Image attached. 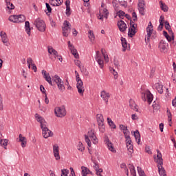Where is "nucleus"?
I'll list each match as a JSON object with an SVG mask.
<instances>
[{"label":"nucleus","instance_id":"12","mask_svg":"<svg viewBox=\"0 0 176 176\" xmlns=\"http://www.w3.org/2000/svg\"><path fill=\"white\" fill-rule=\"evenodd\" d=\"M130 25L131 27L129 29L128 35L129 36H130V38H133V36H134V35H135V33L137 32H135L137 25L134 22H131Z\"/></svg>","mask_w":176,"mask_h":176},{"label":"nucleus","instance_id":"4","mask_svg":"<svg viewBox=\"0 0 176 176\" xmlns=\"http://www.w3.org/2000/svg\"><path fill=\"white\" fill-rule=\"evenodd\" d=\"M34 25L40 32H45V31H46V23H45V21L40 18H37L35 20Z\"/></svg>","mask_w":176,"mask_h":176},{"label":"nucleus","instance_id":"18","mask_svg":"<svg viewBox=\"0 0 176 176\" xmlns=\"http://www.w3.org/2000/svg\"><path fill=\"white\" fill-rule=\"evenodd\" d=\"M53 153L56 160H60L61 157H60V151L58 149V145L55 144L53 146Z\"/></svg>","mask_w":176,"mask_h":176},{"label":"nucleus","instance_id":"41","mask_svg":"<svg viewBox=\"0 0 176 176\" xmlns=\"http://www.w3.org/2000/svg\"><path fill=\"white\" fill-rule=\"evenodd\" d=\"M0 144L1 145V146H4V149H6V146H8V140H1Z\"/></svg>","mask_w":176,"mask_h":176},{"label":"nucleus","instance_id":"38","mask_svg":"<svg viewBox=\"0 0 176 176\" xmlns=\"http://www.w3.org/2000/svg\"><path fill=\"white\" fill-rule=\"evenodd\" d=\"M160 8H161L162 10H163L164 12H168V7H167V6H166L164 3H163V2L162 1H160Z\"/></svg>","mask_w":176,"mask_h":176},{"label":"nucleus","instance_id":"54","mask_svg":"<svg viewBox=\"0 0 176 176\" xmlns=\"http://www.w3.org/2000/svg\"><path fill=\"white\" fill-rule=\"evenodd\" d=\"M45 80L49 83V85L53 86V82H52V77H50V76L49 77H45Z\"/></svg>","mask_w":176,"mask_h":176},{"label":"nucleus","instance_id":"64","mask_svg":"<svg viewBox=\"0 0 176 176\" xmlns=\"http://www.w3.org/2000/svg\"><path fill=\"white\" fill-rule=\"evenodd\" d=\"M32 58H28L27 59V63L30 65H32Z\"/></svg>","mask_w":176,"mask_h":176},{"label":"nucleus","instance_id":"5","mask_svg":"<svg viewBox=\"0 0 176 176\" xmlns=\"http://www.w3.org/2000/svg\"><path fill=\"white\" fill-rule=\"evenodd\" d=\"M109 14V12H108V10L105 8V4L102 3L101 8L100 9L98 19L99 20H104V19H108Z\"/></svg>","mask_w":176,"mask_h":176},{"label":"nucleus","instance_id":"51","mask_svg":"<svg viewBox=\"0 0 176 176\" xmlns=\"http://www.w3.org/2000/svg\"><path fill=\"white\" fill-rule=\"evenodd\" d=\"M42 75L43 76L44 78H48L50 76V74L46 72V70H42L41 72Z\"/></svg>","mask_w":176,"mask_h":176},{"label":"nucleus","instance_id":"35","mask_svg":"<svg viewBox=\"0 0 176 176\" xmlns=\"http://www.w3.org/2000/svg\"><path fill=\"white\" fill-rule=\"evenodd\" d=\"M107 123L111 129H116V125L115 124V123H113V122L111 118H107Z\"/></svg>","mask_w":176,"mask_h":176},{"label":"nucleus","instance_id":"40","mask_svg":"<svg viewBox=\"0 0 176 176\" xmlns=\"http://www.w3.org/2000/svg\"><path fill=\"white\" fill-rule=\"evenodd\" d=\"M47 50H48V53H49V57H50V56H52V54L56 51V50H54V48H53V47H52V46H48Z\"/></svg>","mask_w":176,"mask_h":176},{"label":"nucleus","instance_id":"52","mask_svg":"<svg viewBox=\"0 0 176 176\" xmlns=\"http://www.w3.org/2000/svg\"><path fill=\"white\" fill-rule=\"evenodd\" d=\"M123 133L125 138H130V131H129V129L124 131Z\"/></svg>","mask_w":176,"mask_h":176},{"label":"nucleus","instance_id":"28","mask_svg":"<svg viewBox=\"0 0 176 176\" xmlns=\"http://www.w3.org/2000/svg\"><path fill=\"white\" fill-rule=\"evenodd\" d=\"M155 87L156 89V90H157L158 93H160V94H163V85H161L160 83H156L155 85Z\"/></svg>","mask_w":176,"mask_h":176},{"label":"nucleus","instance_id":"37","mask_svg":"<svg viewBox=\"0 0 176 176\" xmlns=\"http://www.w3.org/2000/svg\"><path fill=\"white\" fill-rule=\"evenodd\" d=\"M9 21L11 23H17V15H11L8 18Z\"/></svg>","mask_w":176,"mask_h":176},{"label":"nucleus","instance_id":"11","mask_svg":"<svg viewBox=\"0 0 176 176\" xmlns=\"http://www.w3.org/2000/svg\"><path fill=\"white\" fill-rule=\"evenodd\" d=\"M42 134L44 138H49V137H53V132L47 128V125L41 126Z\"/></svg>","mask_w":176,"mask_h":176},{"label":"nucleus","instance_id":"17","mask_svg":"<svg viewBox=\"0 0 176 176\" xmlns=\"http://www.w3.org/2000/svg\"><path fill=\"white\" fill-rule=\"evenodd\" d=\"M146 32H147V34L145 36V42H146V45H148V43H149L151 35H152V32H153V27H147Z\"/></svg>","mask_w":176,"mask_h":176},{"label":"nucleus","instance_id":"39","mask_svg":"<svg viewBox=\"0 0 176 176\" xmlns=\"http://www.w3.org/2000/svg\"><path fill=\"white\" fill-rule=\"evenodd\" d=\"M77 149L78 151H80V152H83V151H85V146L81 142H78V144L77 145Z\"/></svg>","mask_w":176,"mask_h":176},{"label":"nucleus","instance_id":"32","mask_svg":"<svg viewBox=\"0 0 176 176\" xmlns=\"http://www.w3.org/2000/svg\"><path fill=\"white\" fill-rule=\"evenodd\" d=\"M96 119H97L98 124L104 123V116H102V114H97Z\"/></svg>","mask_w":176,"mask_h":176},{"label":"nucleus","instance_id":"30","mask_svg":"<svg viewBox=\"0 0 176 176\" xmlns=\"http://www.w3.org/2000/svg\"><path fill=\"white\" fill-rule=\"evenodd\" d=\"M81 170L82 176H87V174L90 173V170H89V168H87V167L85 166H82Z\"/></svg>","mask_w":176,"mask_h":176},{"label":"nucleus","instance_id":"48","mask_svg":"<svg viewBox=\"0 0 176 176\" xmlns=\"http://www.w3.org/2000/svg\"><path fill=\"white\" fill-rule=\"evenodd\" d=\"M126 148L130 153H133L134 152L133 144H126Z\"/></svg>","mask_w":176,"mask_h":176},{"label":"nucleus","instance_id":"57","mask_svg":"<svg viewBox=\"0 0 176 176\" xmlns=\"http://www.w3.org/2000/svg\"><path fill=\"white\" fill-rule=\"evenodd\" d=\"M132 143V141H131V138H126V145H132L133 144Z\"/></svg>","mask_w":176,"mask_h":176},{"label":"nucleus","instance_id":"3","mask_svg":"<svg viewBox=\"0 0 176 176\" xmlns=\"http://www.w3.org/2000/svg\"><path fill=\"white\" fill-rule=\"evenodd\" d=\"M52 80L55 82L57 85L58 89L60 91H64L65 90V86L64 85V81L58 76V75H55L52 77Z\"/></svg>","mask_w":176,"mask_h":176},{"label":"nucleus","instance_id":"16","mask_svg":"<svg viewBox=\"0 0 176 176\" xmlns=\"http://www.w3.org/2000/svg\"><path fill=\"white\" fill-rule=\"evenodd\" d=\"M96 61H97L98 65L100 68H104V60H102V56L100 55V51H97L96 54Z\"/></svg>","mask_w":176,"mask_h":176},{"label":"nucleus","instance_id":"9","mask_svg":"<svg viewBox=\"0 0 176 176\" xmlns=\"http://www.w3.org/2000/svg\"><path fill=\"white\" fill-rule=\"evenodd\" d=\"M71 32V24L68 22V21H65L63 23V36H68L69 33Z\"/></svg>","mask_w":176,"mask_h":176},{"label":"nucleus","instance_id":"23","mask_svg":"<svg viewBox=\"0 0 176 176\" xmlns=\"http://www.w3.org/2000/svg\"><path fill=\"white\" fill-rule=\"evenodd\" d=\"M0 36L1 38V41L3 42V43L6 44V46H8V37L6 36V33L3 32H1L0 33Z\"/></svg>","mask_w":176,"mask_h":176},{"label":"nucleus","instance_id":"44","mask_svg":"<svg viewBox=\"0 0 176 176\" xmlns=\"http://www.w3.org/2000/svg\"><path fill=\"white\" fill-rule=\"evenodd\" d=\"M130 107L133 111H135L136 112H138V106H137V104H135V103L133 102L132 104H130Z\"/></svg>","mask_w":176,"mask_h":176},{"label":"nucleus","instance_id":"2","mask_svg":"<svg viewBox=\"0 0 176 176\" xmlns=\"http://www.w3.org/2000/svg\"><path fill=\"white\" fill-rule=\"evenodd\" d=\"M85 142H87L89 148L91 146V141L93 144H95L98 142L97 136H96V133H94V130L93 129H91L90 131H89L87 135H85Z\"/></svg>","mask_w":176,"mask_h":176},{"label":"nucleus","instance_id":"50","mask_svg":"<svg viewBox=\"0 0 176 176\" xmlns=\"http://www.w3.org/2000/svg\"><path fill=\"white\" fill-rule=\"evenodd\" d=\"M61 173V176H68V173H69V170L67 169H62Z\"/></svg>","mask_w":176,"mask_h":176},{"label":"nucleus","instance_id":"34","mask_svg":"<svg viewBox=\"0 0 176 176\" xmlns=\"http://www.w3.org/2000/svg\"><path fill=\"white\" fill-rule=\"evenodd\" d=\"M164 24H165V28L168 31L169 34H173V30H171V26H170V23L166 21L164 22Z\"/></svg>","mask_w":176,"mask_h":176},{"label":"nucleus","instance_id":"13","mask_svg":"<svg viewBox=\"0 0 176 176\" xmlns=\"http://www.w3.org/2000/svg\"><path fill=\"white\" fill-rule=\"evenodd\" d=\"M100 97L102 98L103 101H104L106 105H108L109 100L111 97V94L105 90H102L100 92Z\"/></svg>","mask_w":176,"mask_h":176},{"label":"nucleus","instance_id":"19","mask_svg":"<svg viewBox=\"0 0 176 176\" xmlns=\"http://www.w3.org/2000/svg\"><path fill=\"white\" fill-rule=\"evenodd\" d=\"M76 87L78 89V92L79 94L83 96V93H85V87H83V81H78L76 84Z\"/></svg>","mask_w":176,"mask_h":176},{"label":"nucleus","instance_id":"8","mask_svg":"<svg viewBox=\"0 0 176 176\" xmlns=\"http://www.w3.org/2000/svg\"><path fill=\"white\" fill-rule=\"evenodd\" d=\"M146 9V6L145 4V0H138V10L141 16H145V10Z\"/></svg>","mask_w":176,"mask_h":176},{"label":"nucleus","instance_id":"60","mask_svg":"<svg viewBox=\"0 0 176 176\" xmlns=\"http://www.w3.org/2000/svg\"><path fill=\"white\" fill-rule=\"evenodd\" d=\"M40 90L41 93H43L45 95L46 94V90L45 89V87H43V85L40 86Z\"/></svg>","mask_w":176,"mask_h":176},{"label":"nucleus","instance_id":"33","mask_svg":"<svg viewBox=\"0 0 176 176\" xmlns=\"http://www.w3.org/2000/svg\"><path fill=\"white\" fill-rule=\"evenodd\" d=\"M98 126L100 133H105V124H104V122L98 124Z\"/></svg>","mask_w":176,"mask_h":176},{"label":"nucleus","instance_id":"24","mask_svg":"<svg viewBox=\"0 0 176 176\" xmlns=\"http://www.w3.org/2000/svg\"><path fill=\"white\" fill-rule=\"evenodd\" d=\"M50 3L52 6H60L63 3V0H50Z\"/></svg>","mask_w":176,"mask_h":176},{"label":"nucleus","instance_id":"62","mask_svg":"<svg viewBox=\"0 0 176 176\" xmlns=\"http://www.w3.org/2000/svg\"><path fill=\"white\" fill-rule=\"evenodd\" d=\"M99 168H100V166H98V164H97V163H96V162H94V170H96V171H98Z\"/></svg>","mask_w":176,"mask_h":176},{"label":"nucleus","instance_id":"26","mask_svg":"<svg viewBox=\"0 0 176 176\" xmlns=\"http://www.w3.org/2000/svg\"><path fill=\"white\" fill-rule=\"evenodd\" d=\"M25 32L30 36L31 35V27L30 26V21L25 22Z\"/></svg>","mask_w":176,"mask_h":176},{"label":"nucleus","instance_id":"22","mask_svg":"<svg viewBox=\"0 0 176 176\" xmlns=\"http://www.w3.org/2000/svg\"><path fill=\"white\" fill-rule=\"evenodd\" d=\"M19 141L21 142L22 148H25L27 145V139L25 137H23V135L19 134Z\"/></svg>","mask_w":176,"mask_h":176},{"label":"nucleus","instance_id":"29","mask_svg":"<svg viewBox=\"0 0 176 176\" xmlns=\"http://www.w3.org/2000/svg\"><path fill=\"white\" fill-rule=\"evenodd\" d=\"M17 16V23H24L25 21V16L23 14L16 15Z\"/></svg>","mask_w":176,"mask_h":176},{"label":"nucleus","instance_id":"56","mask_svg":"<svg viewBox=\"0 0 176 176\" xmlns=\"http://www.w3.org/2000/svg\"><path fill=\"white\" fill-rule=\"evenodd\" d=\"M132 18L133 21H137V20H138V17L137 16V13H135V12L132 13Z\"/></svg>","mask_w":176,"mask_h":176},{"label":"nucleus","instance_id":"59","mask_svg":"<svg viewBox=\"0 0 176 176\" xmlns=\"http://www.w3.org/2000/svg\"><path fill=\"white\" fill-rule=\"evenodd\" d=\"M112 74L114 75V79H118V73L114 69H111Z\"/></svg>","mask_w":176,"mask_h":176},{"label":"nucleus","instance_id":"21","mask_svg":"<svg viewBox=\"0 0 176 176\" xmlns=\"http://www.w3.org/2000/svg\"><path fill=\"white\" fill-rule=\"evenodd\" d=\"M106 145L110 151V152H112L113 153H116V148L113 147V144L109 141V139L106 140Z\"/></svg>","mask_w":176,"mask_h":176},{"label":"nucleus","instance_id":"46","mask_svg":"<svg viewBox=\"0 0 176 176\" xmlns=\"http://www.w3.org/2000/svg\"><path fill=\"white\" fill-rule=\"evenodd\" d=\"M167 116H168V122H172L173 120V115L171 114V112H170V110L167 109Z\"/></svg>","mask_w":176,"mask_h":176},{"label":"nucleus","instance_id":"15","mask_svg":"<svg viewBox=\"0 0 176 176\" xmlns=\"http://www.w3.org/2000/svg\"><path fill=\"white\" fill-rule=\"evenodd\" d=\"M6 1V10L9 14L12 13V10H14V5L10 2V0H5Z\"/></svg>","mask_w":176,"mask_h":176},{"label":"nucleus","instance_id":"53","mask_svg":"<svg viewBox=\"0 0 176 176\" xmlns=\"http://www.w3.org/2000/svg\"><path fill=\"white\" fill-rule=\"evenodd\" d=\"M65 14L67 17H69L71 16V7L66 8Z\"/></svg>","mask_w":176,"mask_h":176},{"label":"nucleus","instance_id":"58","mask_svg":"<svg viewBox=\"0 0 176 176\" xmlns=\"http://www.w3.org/2000/svg\"><path fill=\"white\" fill-rule=\"evenodd\" d=\"M170 35H172V36H168L166 39L168 41V42H171L172 41H174V32H173V34H170Z\"/></svg>","mask_w":176,"mask_h":176},{"label":"nucleus","instance_id":"14","mask_svg":"<svg viewBox=\"0 0 176 176\" xmlns=\"http://www.w3.org/2000/svg\"><path fill=\"white\" fill-rule=\"evenodd\" d=\"M35 118H36V121L38 122V123H40L41 127L47 126V122H46V120H45L44 118L41 116V115L36 113Z\"/></svg>","mask_w":176,"mask_h":176},{"label":"nucleus","instance_id":"45","mask_svg":"<svg viewBox=\"0 0 176 176\" xmlns=\"http://www.w3.org/2000/svg\"><path fill=\"white\" fill-rule=\"evenodd\" d=\"M52 56H54V57L53 58L52 56H50V58L51 60H52L53 61H54V60H56V58H57V57H58V52L57 51H55L53 54Z\"/></svg>","mask_w":176,"mask_h":176},{"label":"nucleus","instance_id":"1","mask_svg":"<svg viewBox=\"0 0 176 176\" xmlns=\"http://www.w3.org/2000/svg\"><path fill=\"white\" fill-rule=\"evenodd\" d=\"M157 155H154V162L157 164L158 171L160 176H167L166 170L163 168V155L160 151H157Z\"/></svg>","mask_w":176,"mask_h":176},{"label":"nucleus","instance_id":"25","mask_svg":"<svg viewBox=\"0 0 176 176\" xmlns=\"http://www.w3.org/2000/svg\"><path fill=\"white\" fill-rule=\"evenodd\" d=\"M121 42L123 47L122 52H126V50L127 49V47H129V44H127V41L124 38L121 37Z\"/></svg>","mask_w":176,"mask_h":176},{"label":"nucleus","instance_id":"42","mask_svg":"<svg viewBox=\"0 0 176 176\" xmlns=\"http://www.w3.org/2000/svg\"><path fill=\"white\" fill-rule=\"evenodd\" d=\"M129 168H130V171H131V175H133V176H137V173L135 172V168L133 165H131V166L129 167Z\"/></svg>","mask_w":176,"mask_h":176},{"label":"nucleus","instance_id":"20","mask_svg":"<svg viewBox=\"0 0 176 176\" xmlns=\"http://www.w3.org/2000/svg\"><path fill=\"white\" fill-rule=\"evenodd\" d=\"M118 27L121 32H124L127 30V25L122 20L118 22Z\"/></svg>","mask_w":176,"mask_h":176},{"label":"nucleus","instance_id":"47","mask_svg":"<svg viewBox=\"0 0 176 176\" xmlns=\"http://www.w3.org/2000/svg\"><path fill=\"white\" fill-rule=\"evenodd\" d=\"M89 38L91 41H94V33L91 30H89Z\"/></svg>","mask_w":176,"mask_h":176},{"label":"nucleus","instance_id":"49","mask_svg":"<svg viewBox=\"0 0 176 176\" xmlns=\"http://www.w3.org/2000/svg\"><path fill=\"white\" fill-rule=\"evenodd\" d=\"M118 16L120 17V19H123V17H124V14H126V13H124V11L120 10L117 12Z\"/></svg>","mask_w":176,"mask_h":176},{"label":"nucleus","instance_id":"6","mask_svg":"<svg viewBox=\"0 0 176 176\" xmlns=\"http://www.w3.org/2000/svg\"><path fill=\"white\" fill-rule=\"evenodd\" d=\"M142 100L147 101L151 104L153 101V95L151 93V91L147 89L142 93Z\"/></svg>","mask_w":176,"mask_h":176},{"label":"nucleus","instance_id":"61","mask_svg":"<svg viewBox=\"0 0 176 176\" xmlns=\"http://www.w3.org/2000/svg\"><path fill=\"white\" fill-rule=\"evenodd\" d=\"M75 65H77V67H78V68L82 69V65H80V61H79L78 60H75Z\"/></svg>","mask_w":176,"mask_h":176},{"label":"nucleus","instance_id":"63","mask_svg":"<svg viewBox=\"0 0 176 176\" xmlns=\"http://www.w3.org/2000/svg\"><path fill=\"white\" fill-rule=\"evenodd\" d=\"M120 130H122L123 131H125L126 130H127V126H125L123 124H120Z\"/></svg>","mask_w":176,"mask_h":176},{"label":"nucleus","instance_id":"7","mask_svg":"<svg viewBox=\"0 0 176 176\" xmlns=\"http://www.w3.org/2000/svg\"><path fill=\"white\" fill-rule=\"evenodd\" d=\"M54 113L57 118H64L67 116V110L65 109V107L61 106L56 107L54 109Z\"/></svg>","mask_w":176,"mask_h":176},{"label":"nucleus","instance_id":"10","mask_svg":"<svg viewBox=\"0 0 176 176\" xmlns=\"http://www.w3.org/2000/svg\"><path fill=\"white\" fill-rule=\"evenodd\" d=\"M158 49L161 53H167L168 51V43L162 40L158 44Z\"/></svg>","mask_w":176,"mask_h":176},{"label":"nucleus","instance_id":"31","mask_svg":"<svg viewBox=\"0 0 176 176\" xmlns=\"http://www.w3.org/2000/svg\"><path fill=\"white\" fill-rule=\"evenodd\" d=\"M153 108L156 112L157 111H159V109H160V104H159L158 101L155 100L153 102Z\"/></svg>","mask_w":176,"mask_h":176},{"label":"nucleus","instance_id":"43","mask_svg":"<svg viewBox=\"0 0 176 176\" xmlns=\"http://www.w3.org/2000/svg\"><path fill=\"white\" fill-rule=\"evenodd\" d=\"M45 6L47 10V16H50L52 13V7H50V5L47 3H45Z\"/></svg>","mask_w":176,"mask_h":176},{"label":"nucleus","instance_id":"36","mask_svg":"<svg viewBox=\"0 0 176 176\" xmlns=\"http://www.w3.org/2000/svg\"><path fill=\"white\" fill-rule=\"evenodd\" d=\"M69 50L72 52V54L74 56L75 58H79V54H78V52L76 51V49H75V47H73V48H71Z\"/></svg>","mask_w":176,"mask_h":176},{"label":"nucleus","instance_id":"27","mask_svg":"<svg viewBox=\"0 0 176 176\" xmlns=\"http://www.w3.org/2000/svg\"><path fill=\"white\" fill-rule=\"evenodd\" d=\"M134 137L135 138L137 144L140 145V142L141 141V135H140V132L138 131L134 132Z\"/></svg>","mask_w":176,"mask_h":176},{"label":"nucleus","instance_id":"55","mask_svg":"<svg viewBox=\"0 0 176 176\" xmlns=\"http://www.w3.org/2000/svg\"><path fill=\"white\" fill-rule=\"evenodd\" d=\"M159 22L160 24H164V23H166V21H164V16L161 15L160 16Z\"/></svg>","mask_w":176,"mask_h":176}]
</instances>
